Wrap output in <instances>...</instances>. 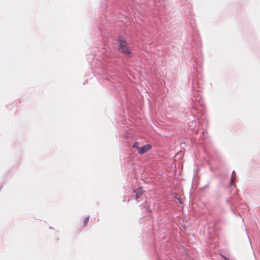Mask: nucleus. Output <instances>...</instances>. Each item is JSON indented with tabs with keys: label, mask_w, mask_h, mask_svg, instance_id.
Here are the masks:
<instances>
[{
	"label": "nucleus",
	"mask_w": 260,
	"mask_h": 260,
	"mask_svg": "<svg viewBox=\"0 0 260 260\" xmlns=\"http://www.w3.org/2000/svg\"><path fill=\"white\" fill-rule=\"evenodd\" d=\"M138 144H138V142H135V143L133 144V148H137V149H138V148H139V147H138Z\"/></svg>",
	"instance_id": "39448f33"
},
{
	"label": "nucleus",
	"mask_w": 260,
	"mask_h": 260,
	"mask_svg": "<svg viewBox=\"0 0 260 260\" xmlns=\"http://www.w3.org/2000/svg\"><path fill=\"white\" fill-rule=\"evenodd\" d=\"M118 51L122 54L130 57L132 55V51L128 47L127 42L121 37H119L117 39Z\"/></svg>",
	"instance_id": "f257e3e1"
},
{
	"label": "nucleus",
	"mask_w": 260,
	"mask_h": 260,
	"mask_svg": "<svg viewBox=\"0 0 260 260\" xmlns=\"http://www.w3.org/2000/svg\"><path fill=\"white\" fill-rule=\"evenodd\" d=\"M142 188H139V192L137 193L136 195V199H138V198H139L140 197V196L142 194Z\"/></svg>",
	"instance_id": "7ed1b4c3"
},
{
	"label": "nucleus",
	"mask_w": 260,
	"mask_h": 260,
	"mask_svg": "<svg viewBox=\"0 0 260 260\" xmlns=\"http://www.w3.org/2000/svg\"><path fill=\"white\" fill-rule=\"evenodd\" d=\"M89 216H87L84 219V221H83V224H84V226H86L87 222H88L89 221Z\"/></svg>",
	"instance_id": "20e7f679"
},
{
	"label": "nucleus",
	"mask_w": 260,
	"mask_h": 260,
	"mask_svg": "<svg viewBox=\"0 0 260 260\" xmlns=\"http://www.w3.org/2000/svg\"><path fill=\"white\" fill-rule=\"evenodd\" d=\"M233 174H234V173ZM234 180H235V176H234V174H232V178H231V180L232 184H233V182L234 181Z\"/></svg>",
	"instance_id": "423d86ee"
},
{
	"label": "nucleus",
	"mask_w": 260,
	"mask_h": 260,
	"mask_svg": "<svg viewBox=\"0 0 260 260\" xmlns=\"http://www.w3.org/2000/svg\"><path fill=\"white\" fill-rule=\"evenodd\" d=\"M225 260H228V259L225 258Z\"/></svg>",
	"instance_id": "0eeeda50"
},
{
	"label": "nucleus",
	"mask_w": 260,
	"mask_h": 260,
	"mask_svg": "<svg viewBox=\"0 0 260 260\" xmlns=\"http://www.w3.org/2000/svg\"><path fill=\"white\" fill-rule=\"evenodd\" d=\"M151 148V146L149 144H147L143 146L142 147L138 148V151L140 154H143L146 153L148 151H149Z\"/></svg>",
	"instance_id": "f03ea898"
}]
</instances>
